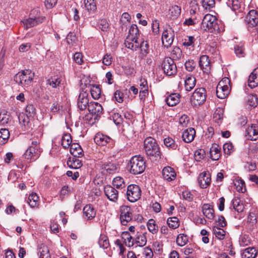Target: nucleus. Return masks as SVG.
I'll return each instance as SVG.
<instances>
[{
  "label": "nucleus",
  "instance_id": "nucleus-1",
  "mask_svg": "<svg viewBox=\"0 0 258 258\" xmlns=\"http://www.w3.org/2000/svg\"><path fill=\"white\" fill-rule=\"evenodd\" d=\"M144 150L151 159L157 160L160 158L159 147L154 139L148 137L145 140Z\"/></svg>",
  "mask_w": 258,
  "mask_h": 258
},
{
  "label": "nucleus",
  "instance_id": "nucleus-2",
  "mask_svg": "<svg viewBox=\"0 0 258 258\" xmlns=\"http://www.w3.org/2000/svg\"><path fill=\"white\" fill-rule=\"evenodd\" d=\"M45 17L40 15L39 10L34 9L31 11L29 17L21 21V22L23 23L24 28L28 29L42 23Z\"/></svg>",
  "mask_w": 258,
  "mask_h": 258
},
{
  "label": "nucleus",
  "instance_id": "nucleus-3",
  "mask_svg": "<svg viewBox=\"0 0 258 258\" xmlns=\"http://www.w3.org/2000/svg\"><path fill=\"white\" fill-rule=\"evenodd\" d=\"M146 168V162L144 158L140 155L132 157L130 160V172L133 174L143 173Z\"/></svg>",
  "mask_w": 258,
  "mask_h": 258
},
{
  "label": "nucleus",
  "instance_id": "nucleus-4",
  "mask_svg": "<svg viewBox=\"0 0 258 258\" xmlns=\"http://www.w3.org/2000/svg\"><path fill=\"white\" fill-rule=\"evenodd\" d=\"M34 74L30 70H25L19 72L14 77V81L23 86L30 85L32 83Z\"/></svg>",
  "mask_w": 258,
  "mask_h": 258
},
{
  "label": "nucleus",
  "instance_id": "nucleus-5",
  "mask_svg": "<svg viewBox=\"0 0 258 258\" xmlns=\"http://www.w3.org/2000/svg\"><path fill=\"white\" fill-rule=\"evenodd\" d=\"M40 153L41 150L38 142L33 141L24 154L23 157L27 161H35L39 157Z\"/></svg>",
  "mask_w": 258,
  "mask_h": 258
},
{
  "label": "nucleus",
  "instance_id": "nucleus-6",
  "mask_svg": "<svg viewBox=\"0 0 258 258\" xmlns=\"http://www.w3.org/2000/svg\"><path fill=\"white\" fill-rule=\"evenodd\" d=\"M101 172L104 175L113 174L117 172L119 167L115 161L108 159L100 162Z\"/></svg>",
  "mask_w": 258,
  "mask_h": 258
},
{
  "label": "nucleus",
  "instance_id": "nucleus-7",
  "mask_svg": "<svg viewBox=\"0 0 258 258\" xmlns=\"http://www.w3.org/2000/svg\"><path fill=\"white\" fill-rule=\"evenodd\" d=\"M206 90L204 88H197L191 96V103L195 106L201 105L206 101Z\"/></svg>",
  "mask_w": 258,
  "mask_h": 258
},
{
  "label": "nucleus",
  "instance_id": "nucleus-8",
  "mask_svg": "<svg viewBox=\"0 0 258 258\" xmlns=\"http://www.w3.org/2000/svg\"><path fill=\"white\" fill-rule=\"evenodd\" d=\"M201 28L205 31L216 30L218 29L216 18L211 15H206L201 23Z\"/></svg>",
  "mask_w": 258,
  "mask_h": 258
},
{
  "label": "nucleus",
  "instance_id": "nucleus-9",
  "mask_svg": "<svg viewBox=\"0 0 258 258\" xmlns=\"http://www.w3.org/2000/svg\"><path fill=\"white\" fill-rule=\"evenodd\" d=\"M120 220L122 225H127L133 219V209L130 206L122 205L119 208Z\"/></svg>",
  "mask_w": 258,
  "mask_h": 258
},
{
  "label": "nucleus",
  "instance_id": "nucleus-10",
  "mask_svg": "<svg viewBox=\"0 0 258 258\" xmlns=\"http://www.w3.org/2000/svg\"><path fill=\"white\" fill-rule=\"evenodd\" d=\"M230 83L228 78H224L220 81L216 88V95L220 99L225 98L229 93V87L227 85Z\"/></svg>",
  "mask_w": 258,
  "mask_h": 258
},
{
  "label": "nucleus",
  "instance_id": "nucleus-11",
  "mask_svg": "<svg viewBox=\"0 0 258 258\" xmlns=\"http://www.w3.org/2000/svg\"><path fill=\"white\" fill-rule=\"evenodd\" d=\"M141 196V189L139 185L130 184L127 186L126 197L127 200L134 203L139 200Z\"/></svg>",
  "mask_w": 258,
  "mask_h": 258
},
{
  "label": "nucleus",
  "instance_id": "nucleus-12",
  "mask_svg": "<svg viewBox=\"0 0 258 258\" xmlns=\"http://www.w3.org/2000/svg\"><path fill=\"white\" fill-rule=\"evenodd\" d=\"M162 68L164 73L169 76L175 75L177 73V67L173 59L171 57L164 58Z\"/></svg>",
  "mask_w": 258,
  "mask_h": 258
},
{
  "label": "nucleus",
  "instance_id": "nucleus-13",
  "mask_svg": "<svg viewBox=\"0 0 258 258\" xmlns=\"http://www.w3.org/2000/svg\"><path fill=\"white\" fill-rule=\"evenodd\" d=\"M174 37V33L172 28H169L164 30L162 36L163 45L168 48L172 44Z\"/></svg>",
  "mask_w": 258,
  "mask_h": 258
},
{
  "label": "nucleus",
  "instance_id": "nucleus-14",
  "mask_svg": "<svg viewBox=\"0 0 258 258\" xmlns=\"http://www.w3.org/2000/svg\"><path fill=\"white\" fill-rule=\"evenodd\" d=\"M245 20L248 28L255 27L258 24L257 12L254 10H250L246 15Z\"/></svg>",
  "mask_w": 258,
  "mask_h": 258
},
{
  "label": "nucleus",
  "instance_id": "nucleus-15",
  "mask_svg": "<svg viewBox=\"0 0 258 258\" xmlns=\"http://www.w3.org/2000/svg\"><path fill=\"white\" fill-rule=\"evenodd\" d=\"M199 67L204 73H210L211 69V63L208 55H203L200 57Z\"/></svg>",
  "mask_w": 258,
  "mask_h": 258
},
{
  "label": "nucleus",
  "instance_id": "nucleus-16",
  "mask_svg": "<svg viewBox=\"0 0 258 258\" xmlns=\"http://www.w3.org/2000/svg\"><path fill=\"white\" fill-rule=\"evenodd\" d=\"M88 94L86 92H81L79 95L77 101L78 107L81 110H84L88 107Z\"/></svg>",
  "mask_w": 258,
  "mask_h": 258
},
{
  "label": "nucleus",
  "instance_id": "nucleus-17",
  "mask_svg": "<svg viewBox=\"0 0 258 258\" xmlns=\"http://www.w3.org/2000/svg\"><path fill=\"white\" fill-rule=\"evenodd\" d=\"M104 193L111 201L116 202L118 199V191L110 185H106L104 187Z\"/></svg>",
  "mask_w": 258,
  "mask_h": 258
},
{
  "label": "nucleus",
  "instance_id": "nucleus-18",
  "mask_svg": "<svg viewBox=\"0 0 258 258\" xmlns=\"http://www.w3.org/2000/svg\"><path fill=\"white\" fill-rule=\"evenodd\" d=\"M245 136L249 140L256 141L258 139V125L252 124L248 126L245 131Z\"/></svg>",
  "mask_w": 258,
  "mask_h": 258
},
{
  "label": "nucleus",
  "instance_id": "nucleus-19",
  "mask_svg": "<svg viewBox=\"0 0 258 258\" xmlns=\"http://www.w3.org/2000/svg\"><path fill=\"white\" fill-rule=\"evenodd\" d=\"M162 172L163 178L168 181H172L176 178V174L175 170L170 166L165 167Z\"/></svg>",
  "mask_w": 258,
  "mask_h": 258
},
{
  "label": "nucleus",
  "instance_id": "nucleus-20",
  "mask_svg": "<svg viewBox=\"0 0 258 258\" xmlns=\"http://www.w3.org/2000/svg\"><path fill=\"white\" fill-rule=\"evenodd\" d=\"M198 182L201 187L206 188L211 183L210 174L205 172L201 173L198 177Z\"/></svg>",
  "mask_w": 258,
  "mask_h": 258
},
{
  "label": "nucleus",
  "instance_id": "nucleus-21",
  "mask_svg": "<svg viewBox=\"0 0 258 258\" xmlns=\"http://www.w3.org/2000/svg\"><path fill=\"white\" fill-rule=\"evenodd\" d=\"M31 117L24 114V113L19 114L18 116L19 121L22 127H24V130H28L31 128Z\"/></svg>",
  "mask_w": 258,
  "mask_h": 258
},
{
  "label": "nucleus",
  "instance_id": "nucleus-22",
  "mask_svg": "<svg viewBox=\"0 0 258 258\" xmlns=\"http://www.w3.org/2000/svg\"><path fill=\"white\" fill-rule=\"evenodd\" d=\"M88 110L89 112L98 116L101 114L103 108L100 103L95 102H91L88 105Z\"/></svg>",
  "mask_w": 258,
  "mask_h": 258
},
{
  "label": "nucleus",
  "instance_id": "nucleus-23",
  "mask_svg": "<svg viewBox=\"0 0 258 258\" xmlns=\"http://www.w3.org/2000/svg\"><path fill=\"white\" fill-rule=\"evenodd\" d=\"M210 158L212 160L217 161L221 157V148L219 145L213 144L210 150Z\"/></svg>",
  "mask_w": 258,
  "mask_h": 258
},
{
  "label": "nucleus",
  "instance_id": "nucleus-24",
  "mask_svg": "<svg viewBox=\"0 0 258 258\" xmlns=\"http://www.w3.org/2000/svg\"><path fill=\"white\" fill-rule=\"evenodd\" d=\"M248 85L251 88H255L258 85V67L249 76Z\"/></svg>",
  "mask_w": 258,
  "mask_h": 258
},
{
  "label": "nucleus",
  "instance_id": "nucleus-25",
  "mask_svg": "<svg viewBox=\"0 0 258 258\" xmlns=\"http://www.w3.org/2000/svg\"><path fill=\"white\" fill-rule=\"evenodd\" d=\"M70 153L75 157H81L84 155V152L78 143L72 144L70 148Z\"/></svg>",
  "mask_w": 258,
  "mask_h": 258
},
{
  "label": "nucleus",
  "instance_id": "nucleus-26",
  "mask_svg": "<svg viewBox=\"0 0 258 258\" xmlns=\"http://www.w3.org/2000/svg\"><path fill=\"white\" fill-rule=\"evenodd\" d=\"M195 135L196 131L195 129L189 127L183 132L182 137L185 142L190 143L193 141Z\"/></svg>",
  "mask_w": 258,
  "mask_h": 258
},
{
  "label": "nucleus",
  "instance_id": "nucleus-27",
  "mask_svg": "<svg viewBox=\"0 0 258 258\" xmlns=\"http://www.w3.org/2000/svg\"><path fill=\"white\" fill-rule=\"evenodd\" d=\"M124 45L126 47L133 51H136L140 46V42L138 40L126 37L124 41Z\"/></svg>",
  "mask_w": 258,
  "mask_h": 258
},
{
  "label": "nucleus",
  "instance_id": "nucleus-28",
  "mask_svg": "<svg viewBox=\"0 0 258 258\" xmlns=\"http://www.w3.org/2000/svg\"><path fill=\"white\" fill-rule=\"evenodd\" d=\"M94 142L99 146H105L111 141L110 138L102 134H97L94 137Z\"/></svg>",
  "mask_w": 258,
  "mask_h": 258
},
{
  "label": "nucleus",
  "instance_id": "nucleus-29",
  "mask_svg": "<svg viewBox=\"0 0 258 258\" xmlns=\"http://www.w3.org/2000/svg\"><path fill=\"white\" fill-rule=\"evenodd\" d=\"M180 95L178 93H172L166 97L165 101L169 106H174L179 102Z\"/></svg>",
  "mask_w": 258,
  "mask_h": 258
},
{
  "label": "nucleus",
  "instance_id": "nucleus-30",
  "mask_svg": "<svg viewBox=\"0 0 258 258\" xmlns=\"http://www.w3.org/2000/svg\"><path fill=\"white\" fill-rule=\"evenodd\" d=\"M83 214L88 219H92L96 215V211L91 205H87L83 209Z\"/></svg>",
  "mask_w": 258,
  "mask_h": 258
},
{
  "label": "nucleus",
  "instance_id": "nucleus-31",
  "mask_svg": "<svg viewBox=\"0 0 258 258\" xmlns=\"http://www.w3.org/2000/svg\"><path fill=\"white\" fill-rule=\"evenodd\" d=\"M39 258H51L48 247L43 243L38 245V247Z\"/></svg>",
  "mask_w": 258,
  "mask_h": 258
},
{
  "label": "nucleus",
  "instance_id": "nucleus-32",
  "mask_svg": "<svg viewBox=\"0 0 258 258\" xmlns=\"http://www.w3.org/2000/svg\"><path fill=\"white\" fill-rule=\"evenodd\" d=\"M257 254V251L255 248L248 247L243 250L241 257L242 258H255Z\"/></svg>",
  "mask_w": 258,
  "mask_h": 258
},
{
  "label": "nucleus",
  "instance_id": "nucleus-33",
  "mask_svg": "<svg viewBox=\"0 0 258 258\" xmlns=\"http://www.w3.org/2000/svg\"><path fill=\"white\" fill-rule=\"evenodd\" d=\"M84 3L86 10L89 14H93L97 10L95 0H84Z\"/></svg>",
  "mask_w": 258,
  "mask_h": 258
},
{
  "label": "nucleus",
  "instance_id": "nucleus-34",
  "mask_svg": "<svg viewBox=\"0 0 258 258\" xmlns=\"http://www.w3.org/2000/svg\"><path fill=\"white\" fill-rule=\"evenodd\" d=\"M196 80L193 76L186 77L184 81V87L187 91H191L195 86Z\"/></svg>",
  "mask_w": 258,
  "mask_h": 258
},
{
  "label": "nucleus",
  "instance_id": "nucleus-35",
  "mask_svg": "<svg viewBox=\"0 0 258 258\" xmlns=\"http://www.w3.org/2000/svg\"><path fill=\"white\" fill-rule=\"evenodd\" d=\"M78 157H73L72 158H69L67 161V165L69 167L73 169H79L82 166V162Z\"/></svg>",
  "mask_w": 258,
  "mask_h": 258
},
{
  "label": "nucleus",
  "instance_id": "nucleus-36",
  "mask_svg": "<svg viewBox=\"0 0 258 258\" xmlns=\"http://www.w3.org/2000/svg\"><path fill=\"white\" fill-rule=\"evenodd\" d=\"M203 214L209 219H213L214 217V210L209 204H204L202 207Z\"/></svg>",
  "mask_w": 258,
  "mask_h": 258
},
{
  "label": "nucleus",
  "instance_id": "nucleus-37",
  "mask_svg": "<svg viewBox=\"0 0 258 258\" xmlns=\"http://www.w3.org/2000/svg\"><path fill=\"white\" fill-rule=\"evenodd\" d=\"M181 9L177 5L171 6L168 12V15L170 18L172 19H175L180 15Z\"/></svg>",
  "mask_w": 258,
  "mask_h": 258
},
{
  "label": "nucleus",
  "instance_id": "nucleus-38",
  "mask_svg": "<svg viewBox=\"0 0 258 258\" xmlns=\"http://www.w3.org/2000/svg\"><path fill=\"white\" fill-rule=\"evenodd\" d=\"M233 183L237 191L244 193L246 191V187L244 181L241 179H235Z\"/></svg>",
  "mask_w": 258,
  "mask_h": 258
},
{
  "label": "nucleus",
  "instance_id": "nucleus-39",
  "mask_svg": "<svg viewBox=\"0 0 258 258\" xmlns=\"http://www.w3.org/2000/svg\"><path fill=\"white\" fill-rule=\"evenodd\" d=\"M39 197L36 193H32L29 195L27 203L31 208L37 207L39 205Z\"/></svg>",
  "mask_w": 258,
  "mask_h": 258
},
{
  "label": "nucleus",
  "instance_id": "nucleus-40",
  "mask_svg": "<svg viewBox=\"0 0 258 258\" xmlns=\"http://www.w3.org/2000/svg\"><path fill=\"white\" fill-rule=\"evenodd\" d=\"M139 36V30L136 24H132L128 31V35L127 37H131L134 40H138Z\"/></svg>",
  "mask_w": 258,
  "mask_h": 258
},
{
  "label": "nucleus",
  "instance_id": "nucleus-41",
  "mask_svg": "<svg viewBox=\"0 0 258 258\" xmlns=\"http://www.w3.org/2000/svg\"><path fill=\"white\" fill-rule=\"evenodd\" d=\"M98 243L100 247L104 249L107 248L109 245V240L106 235L105 234H100L98 239Z\"/></svg>",
  "mask_w": 258,
  "mask_h": 258
},
{
  "label": "nucleus",
  "instance_id": "nucleus-42",
  "mask_svg": "<svg viewBox=\"0 0 258 258\" xmlns=\"http://www.w3.org/2000/svg\"><path fill=\"white\" fill-rule=\"evenodd\" d=\"M146 233H138L135 238V242L139 246H143L147 243Z\"/></svg>",
  "mask_w": 258,
  "mask_h": 258
},
{
  "label": "nucleus",
  "instance_id": "nucleus-43",
  "mask_svg": "<svg viewBox=\"0 0 258 258\" xmlns=\"http://www.w3.org/2000/svg\"><path fill=\"white\" fill-rule=\"evenodd\" d=\"M160 232L168 239H173L174 238L173 230H169L166 226H162L161 227Z\"/></svg>",
  "mask_w": 258,
  "mask_h": 258
},
{
  "label": "nucleus",
  "instance_id": "nucleus-44",
  "mask_svg": "<svg viewBox=\"0 0 258 258\" xmlns=\"http://www.w3.org/2000/svg\"><path fill=\"white\" fill-rule=\"evenodd\" d=\"M167 223L168 226L172 229H176L179 226V220L176 217L168 218L167 220Z\"/></svg>",
  "mask_w": 258,
  "mask_h": 258
},
{
  "label": "nucleus",
  "instance_id": "nucleus-45",
  "mask_svg": "<svg viewBox=\"0 0 258 258\" xmlns=\"http://www.w3.org/2000/svg\"><path fill=\"white\" fill-rule=\"evenodd\" d=\"M10 133L8 129L1 128L0 130V144H5L9 139Z\"/></svg>",
  "mask_w": 258,
  "mask_h": 258
},
{
  "label": "nucleus",
  "instance_id": "nucleus-46",
  "mask_svg": "<svg viewBox=\"0 0 258 258\" xmlns=\"http://www.w3.org/2000/svg\"><path fill=\"white\" fill-rule=\"evenodd\" d=\"M113 185L118 189H122L125 186L124 179L120 176H117L113 179Z\"/></svg>",
  "mask_w": 258,
  "mask_h": 258
},
{
  "label": "nucleus",
  "instance_id": "nucleus-47",
  "mask_svg": "<svg viewBox=\"0 0 258 258\" xmlns=\"http://www.w3.org/2000/svg\"><path fill=\"white\" fill-rule=\"evenodd\" d=\"M90 92L94 99H98L100 97L101 90L98 86L93 85L90 88Z\"/></svg>",
  "mask_w": 258,
  "mask_h": 258
},
{
  "label": "nucleus",
  "instance_id": "nucleus-48",
  "mask_svg": "<svg viewBox=\"0 0 258 258\" xmlns=\"http://www.w3.org/2000/svg\"><path fill=\"white\" fill-rule=\"evenodd\" d=\"M72 143V137L70 134H64L61 138V145L64 148H67L71 146Z\"/></svg>",
  "mask_w": 258,
  "mask_h": 258
},
{
  "label": "nucleus",
  "instance_id": "nucleus-49",
  "mask_svg": "<svg viewBox=\"0 0 258 258\" xmlns=\"http://www.w3.org/2000/svg\"><path fill=\"white\" fill-rule=\"evenodd\" d=\"M164 144L167 147L171 148L172 150H176L178 148L177 144H176L174 140L170 137L165 138L164 140Z\"/></svg>",
  "mask_w": 258,
  "mask_h": 258
},
{
  "label": "nucleus",
  "instance_id": "nucleus-50",
  "mask_svg": "<svg viewBox=\"0 0 258 258\" xmlns=\"http://www.w3.org/2000/svg\"><path fill=\"white\" fill-rule=\"evenodd\" d=\"M232 206L233 209L238 213L242 212L244 209L243 204L238 199H234L232 200Z\"/></svg>",
  "mask_w": 258,
  "mask_h": 258
},
{
  "label": "nucleus",
  "instance_id": "nucleus-51",
  "mask_svg": "<svg viewBox=\"0 0 258 258\" xmlns=\"http://www.w3.org/2000/svg\"><path fill=\"white\" fill-rule=\"evenodd\" d=\"M147 227L150 232L152 234H155L158 232V228L155 221L151 219L147 222Z\"/></svg>",
  "mask_w": 258,
  "mask_h": 258
},
{
  "label": "nucleus",
  "instance_id": "nucleus-52",
  "mask_svg": "<svg viewBox=\"0 0 258 258\" xmlns=\"http://www.w3.org/2000/svg\"><path fill=\"white\" fill-rule=\"evenodd\" d=\"M188 241V238L187 235L184 234H179L176 238V243L180 246L185 245Z\"/></svg>",
  "mask_w": 258,
  "mask_h": 258
},
{
  "label": "nucleus",
  "instance_id": "nucleus-53",
  "mask_svg": "<svg viewBox=\"0 0 258 258\" xmlns=\"http://www.w3.org/2000/svg\"><path fill=\"white\" fill-rule=\"evenodd\" d=\"M213 230L215 236L219 239L222 240L225 238V231L223 229L214 227Z\"/></svg>",
  "mask_w": 258,
  "mask_h": 258
},
{
  "label": "nucleus",
  "instance_id": "nucleus-54",
  "mask_svg": "<svg viewBox=\"0 0 258 258\" xmlns=\"http://www.w3.org/2000/svg\"><path fill=\"white\" fill-rule=\"evenodd\" d=\"M66 39L68 44L70 45L71 46L75 45L78 41V39L75 34L72 32H70L68 34L66 37Z\"/></svg>",
  "mask_w": 258,
  "mask_h": 258
},
{
  "label": "nucleus",
  "instance_id": "nucleus-55",
  "mask_svg": "<svg viewBox=\"0 0 258 258\" xmlns=\"http://www.w3.org/2000/svg\"><path fill=\"white\" fill-rule=\"evenodd\" d=\"M122 237L124 239V242L126 246L131 247L134 245L132 236L130 235L128 232H123Z\"/></svg>",
  "mask_w": 258,
  "mask_h": 258
},
{
  "label": "nucleus",
  "instance_id": "nucleus-56",
  "mask_svg": "<svg viewBox=\"0 0 258 258\" xmlns=\"http://www.w3.org/2000/svg\"><path fill=\"white\" fill-rule=\"evenodd\" d=\"M97 117L96 115L89 112L84 117V120L88 124H93L96 122Z\"/></svg>",
  "mask_w": 258,
  "mask_h": 258
},
{
  "label": "nucleus",
  "instance_id": "nucleus-57",
  "mask_svg": "<svg viewBox=\"0 0 258 258\" xmlns=\"http://www.w3.org/2000/svg\"><path fill=\"white\" fill-rule=\"evenodd\" d=\"M171 56L173 60H178L180 59L182 56L181 49L178 47H174L171 51Z\"/></svg>",
  "mask_w": 258,
  "mask_h": 258
},
{
  "label": "nucleus",
  "instance_id": "nucleus-58",
  "mask_svg": "<svg viewBox=\"0 0 258 258\" xmlns=\"http://www.w3.org/2000/svg\"><path fill=\"white\" fill-rule=\"evenodd\" d=\"M227 4L228 6L234 11L238 10L241 6V3L238 0L229 1Z\"/></svg>",
  "mask_w": 258,
  "mask_h": 258
},
{
  "label": "nucleus",
  "instance_id": "nucleus-59",
  "mask_svg": "<svg viewBox=\"0 0 258 258\" xmlns=\"http://www.w3.org/2000/svg\"><path fill=\"white\" fill-rule=\"evenodd\" d=\"M234 51L238 57H244L245 55L244 48L242 44L236 45L234 47Z\"/></svg>",
  "mask_w": 258,
  "mask_h": 258
},
{
  "label": "nucleus",
  "instance_id": "nucleus-60",
  "mask_svg": "<svg viewBox=\"0 0 258 258\" xmlns=\"http://www.w3.org/2000/svg\"><path fill=\"white\" fill-rule=\"evenodd\" d=\"M142 51V57H145L149 53V45L147 42H140V46Z\"/></svg>",
  "mask_w": 258,
  "mask_h": 258
},
{
  "label": "nucleus",
  "instance_id": "nucleus-61",
  "mask_svg": "<svg viewBox=\"0 0 258 258\" xmlns=\"http://www.w3.org/2000/svg\"><path fill=\"white\" fill-rule=\"evenodd\" d=\"M27 114L32 118L36 114V108L34 105L29 104L27 105L25 109Z\"/></svg>",
  "mask_w": 258,
  "mask_h": 258
},
{
  "label": "nucleus",
  "instance_id": "nucleus-62",
  "mask_svg": "<svg viewBox=\"0 0 258 258\" xmlns=\"http://www.w3.org/2000/svg\"><path fill=\"white\" fill-rule=\"evenodd\" d=\"M215 0L202 1V6L205 9L207 10H210L211 9L213 8L215 6Z\"/></svg>",
  "mask_w": 258,
  "mask_h": 258
},
{
  "label": "nucleus",
  "instance_id": "nucleus-63",
  "mask_svg": "<svg viewBox=\"0 0 258 258\" xmlns=\"http://www.w3.org/2000/svg\"><path fill=\"white\" fill-rule=\"evenodd\" d=\"M248 103L252 107L256 106L258 103L257 97L255 95H249L248 96Z\"/></svg>",
  "mask_w": 258,
  "mask_h": 258
},
{
  "label": "nucleus",
  "instance_id": "nucleus-64",
  "mask_svg": "<svg viewBox=\"0 0 258 258\" xmlns=\"http://www.w3.org/2000/svg\"><path fill=\"white\" fill-rule=\"evenodd\" d=\"M194 155L195 160L197 161H200L205 157V152L203 149H198L195 151Z\"/></svg>",
  "mask_w": 258,
  "mask_h": 258
}]
</instances>
